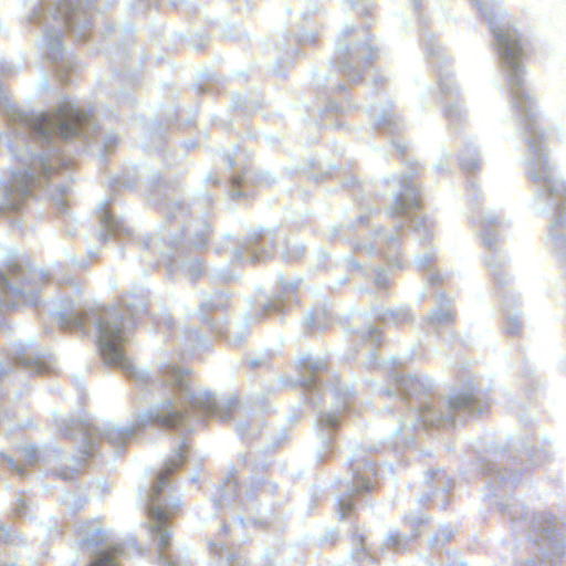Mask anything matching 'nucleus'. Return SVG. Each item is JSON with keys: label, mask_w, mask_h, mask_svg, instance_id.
<instances>
[{"label": "nucleus", "mask_w": 566, "mask_h": 566, "mask_svg": "<svg viewBox=\"0 0 566 566\" xmlns=\"http://www.w3.org/2000/svg\"><path fill=\"white\" fill-rule=\"evenodd\" d=\"M327 109L331 112H344V107L336 102H329Z\"/></svg>", "instance_id": "nucleus-56"}, {"label": "nucleus", "mask_w": 566, "mask_h": 566, "mask_svg": "<svg viewBox=\"0 0 566 566\" xmlns=\"http://www.w3.org/2000/svg\"><path fill=\"white\" fill-rule=\"evenodd\" d=\"M48 275L40 269L14 263L0 272V306L14 308L20 305L39 306V293L48 282Z\"/></svg>", "instance_id": "nucleus-11"}, {"label": "nucleus", "mask_w": 566, "mask_h": 566, "mask_svg": "<svg viewBox=\"0 0 566 566\" xmlns=\"http://www.w3.org/2000/svg\"><path fill=\"white\" fill-rule=\"evenodd\" d=\"M352 539L355 545V548L353 549L352 555L355 556L357 559H361L363 556L368 557V552L364 544L365 537L358 530H355L353 532Z\"/></svg>", "instance_id": "nucleus-38"}, {"label": "nucleus", "mask_w": 566, "mask_h": 566, "mask_svg": "<svg viewBox=\"0 0 566 566\" xmlns=\"http://www.w3.org/2000/svg\"><path fill=\"white\" fill-rule=\"evenodd\" d=\"M261 488V495L264 496H274L277 491V483L269 480L265 476H252L249 480V483L245 489V497L250 501L256 499L255 488Z\"/></svg>", "instance_id": "nucleus-31"}, {"label": "nucleus", "mask_w": 566, "mask_h": 566, "mask_svg": "<svg viewBox=\"0 0 566 566\" xmlns=\"http://www.w3.org/2000/svg\"><path fill=\"white\" fill-rule=\"evenodd\" d=\"M391 104L384 106L370 105L369 114L375 120V127L378 130L388 132L390 134L397 133L400 129V123L396 114L391 109Z\"/></svg>", "instance_id": "nucleus-27"}, {"label": "nucleus", "mask_w": 566, "mask_h": 566, "mask_svg": "<svg viewBox=\"0 0 566 566\" xmlns=\"http://www.w3.org/2000/svg\"><path fill=\"white\" fill-rule=\"evenodd\" d=\"M387 185H392L394 201L388 208V216L410 213L420 208V192L413 184L411 175H394L384 180Z\"/></svg>", "instance_id": "nucleus-17"}, {"label": "nucleus", "mask_w": 566, "mask_h": 566, "mask_svg": "<svg viewBox=\"0 0 566 566\" xmlns=\"http://www.w3.org/2000/svg\"><path fill=\"white\" fill-rule=\"evenodd\" d=\"M248 171H243L242 174L234 175L231 178V187L228 191L230 199L237 200L240 198H245L248 196Z\"/></svg>", "instance_id": "nucleus-35"}, {"label": "nucleus", "mask_w": 566, "mask_h": 566, "mask_svg": "<svg viewBox=\"0 0 566 566\" xmlns=\"http://www.w3.org/2000/svg\"><path fill=\"white\" fill-rule=\"evenodd\" d=\"M422 42L424 46L426 57L434 66V69H442L440 65H438V62H441V64L447 66L448 57L444 52V49L438 44L434 36L432 34H424L422 38ZM438 76V85L442 94H448L450 96L457 94L458 87L453 83L451 73L440 70Z\"/></svg>", "instance_id": "nucleus-20"}, {"label": "nucleus", "mask_w": 566, "mask_h": 566, "mask_svg": "<svg viewBox=\"0 0 566 566\" xmlns=\"http://www.w3.org/2000/svg\"><path fill=\"white\" fill-rule=\"evenodd\" d=\"M269 467H270V462L269 461H265L263 463L253 462L252 465H251V469L253 471H258V470H264V469H266Z\"/></svg>", "instance_id": "nucleus-57"}, {"label": "nucleus", "mask_w": 566, "mask_h": 566, "mask_svg": "<svg viewBox=\"0 0 566 566\" xmlns=\"http://www.w3.org/2000/svg\"><path fill=\"white\" fill-rule=\"evenodd\" d=\"M298 382L311 395L310 402L315 403L314 392L318 391V375L326 370L327 361L322 357L303 355L298 359Z\"/></svg>", "instance_id": "nucleus-21"}, {"label": "nucleus", "mask_w": 566, "mask_h": 566, "mask_svg": "<svg viewBox=\"0 0 566 566\" xmlns=\"http://www.w3.org/2000/svg\"><path fill=\"white\" fill-rule=\"evenodd\" d=\"M265 363L264 359H261V358H254V359H251L250 360V365L252 368H255V367H260L262 366L263 364Z\"/></svg>", "instance_id": "nucleus-59"}, {"label": "nucleus", "mask_w": 566, "mask_h": 566, "mask_svg": "<svg viewBox=\"0 0 566 566\" xmlns=\"http://www.w3.org/2000/svg\"><path fill=\"white\" fill-rule=\"evenodd\" d=\"M93 4L90 0H55L52 6H39L33 10L30 22L43 28V46L60 81L66 84L69 73L76 63L71 52L62 45L65 29L77 41H86L92 31Z\"/></svg>", "instance_id": "nucleus-5"}, {"label": "nucleus", "mask_w": 566, "mask_h": 566, "mask_svg": "<svg viewBox=\"0 0 566 566\" xmlns=\"http://www.w3.org/2000/svg\"><path fill=\"white\" fill-rule=\"evenodd\" d=\"M114 197L104 199L99 202L96 210L98 230L96 238L99 242H105L107 238H122L130 234V230L125 226L124 221L115 216L112 210Z\"/></svg>", "instance_id": "nucleus-19"}, {"label": "nucleus", "mask_w": 566, "mask_h": 566, "mask_svg": "<svg viewBox=\"0 0 566 566\" xmlns=\"http://www.w3.org/2000/svg\"><path fill=\"white\" fill-rule=\"evenodd\" d=\"M392 384L394 388L387 387L380 394L395 402V406L388 407V412L400 411L387 439L390 448L396 451L405 450L413 443L417 428L452 427L464 422L468 416L484 412L490 406L488 391L474 379L468 380L447 399L431 397L434 385L429 377L395 373Z\"/></svg>", "instance_id": "nucleus-3"}, {"label": "nucleus", "mask_w": 566, "mask_h": 566, "mask_svg": "<svg viewBox=\"0 0 566 566\" xmlns=\"http://www.w3.org/2000/svg\"><path fill=\"white\" fill-rule=\"evenodd\" d=\"M335 52L328 72L318 71L314 74L315 84L329 92L346 90V81L356 83L363 78L365 69L378 55L373 44L368 27L354 28L345 25L335 41Z\"/></svg>", "instance_id": "nucleus-6"}, {"label": "nucleus", "mask_w": 566, "mask_h": 566, "mask_svg": "<svg viewBox=\"0 0 566 566\" xmlns=\"http://www.w3.org/2000/svg\"><path fill=\"white\" fill-rule=\"evenodd\" d=\"M349 408V397H345L340 405L331 410L318 412L316 419V430L319 437V446L316 450L318 461H324L333 452L335 432L342 423V415Z\"/></svg>", "instance_id": "nucleus-16"}, {"label": "nucleus", "mask_w": 566, "mask_h": 566, "mask_svg": "<svg viewBox=\"0 0 566 566\" xmlns=\"http://www.w3.org/2000/svg\"><path fill=\"white\" fill-rule=\"evenodd\" d=\"M262 420L259 417L250 419L245 422H239L235 426L238 434L241 439H254L262 434Z\"/></svg>", "instance_id": "nucleus-33"}, {"label": "nucleus", "mask_w": 566, "mask_h": 566, "mask_svg": "<svg viewBox=\"0 0 566 566\" xmlns=\"http://www.w3.org/2000/svg\"><path fill=\"white\" fill-rule=\"evenodd\" d=\"M375 284L380 289H385L389 284V276L386 270L378 269L376 271Z\"/></svg>", "instance_id": "nucleus-44"}, {"label": "nucleus", "mask_w": 566, "mask_h": 566, "mask_svg": "<svg viewBox=\"0 0 566 566\" xmlns=\"http://www.w3.org/2000/svg\"><path fill=\"white\" fill-rule=\"evenodd\" d=\"M516 459H506L504 453H493L479 461V470L488 479V493L485 496L497 511L505 513L512 521H520L527 516L523 504L511 502L510 496L521 480V472L515 469Z\"/></svg>", "instance_id": "nucleus-8"}, {"label": "nucleus", "mask_w": 566, "mask_h": 566, "mask_svg": "<svg viewBox=\"0 0 566 566\" xmlns=\"http://www.w3.org/2000/svg\"><path fill=\"white\" fill-rule=\"evenodd\" d=\"M342 229H343V227L334 228V230L332 232L333 238H337L338 233L340 232Z\"/></svg>", "instance_id": "nucleus-64"}, {"label": "nucleus", "mask_w": 566, "mask_h": 566, "mask_svg": "<svg viewBox=\"0 0 566 566\" xmlns=\"http://www.w3.org/2000/svg\"><path fill=\"white\" fill-rule=\"evenodd\" d=\"M118 103H130V97L127 93L125 94H117L116 96Z\"/></svg>", "instance_id": "nucleus-58"}, {"label": "nucleus", "mask_w": 566, "mask_h": 566, "mask_svg": "<svg viewBox=\"0 0 566 566\" xmlns=\"http://www.w3.org/2000/svg\"><path fill=\"white\" fill-rule=\"evenodd\" d=\"M356 324H361V326H357L353 329V334L355 339L360 343L369 344L370 348L368 349V360L366 361L367 367H373L377 364V354L376 347L382 342V332L379 327L374 326L369 322V317L367 315L360 314L356 318Z\"/></svg>", "instance_id": "nucleus-23"}, {"label": "nucleus", "mask_w": 566, "mask_h": 566, "mask_svg": "<svg viewBox=\"0 0 566 566\" xmlns=\"http://www.w3.org/2000/svg\"><path fill=\"white\" fill-rule=\"evenodd\" d=\"M526 454H527V458H528V461L531 464H539L542 463L543 461H545L546 459L549 458V454L548 452L544 451V452H538L536 450H532V451H526Z\"/></svg>", "instance_id": "nucleus-43"}, {"label": "nucleus", "mask_w": 566, "mask_h": 566, "mask_svg": "<svg viewBox=\"0 0 566 566\" xmlns=\"http://www.w3.org/2000/svg\"><path fill=\"white\" fill-rule=\"evenodd\" d=\"M454 317L453 300L444 294H440L437 306L427 316V323L433 328H441L452 324Z\"/></svg>", "instance_id": "nucleus-26"}, {"label": "nucleus", "mask_w": 566, "mask_h": 566, "mask_svg": "<svg viewBox=\"0 0 566 566\" xmlns=\"http://www.w3.org/2000/svg\"><path fill=\"white\" fill-rule=\"evenodd\" d=\"M473 220L481 227L480 235L483 240V245L491 251L490 255L485 259V264L491 275L496 284H507L509 277L504 272L506 262L504 258L497 253L499 237L496 230L504 227V221L493 212H475Z\"/></svg>", "instance_id": "nucleus-14"}, {"label": "nucleus", "mask_w": 566, "mask_h": 566, "mask_svg": "<svg viewBox=\"0 0 566 566\" xmlns=\"http://www.w3.org/2000/svg\"><path fill=\"white\" fill-rule=\"evenodd\" d=\"M175 184H166L159 176L154 179L149 191L148 200L154 205H159L169 223H177L178 227L186 224L188 208L180 201L175 200Z\"/></svg>", "instance_id": "nucleus-15"}, {"label": "nucleus", "mask_w": 566, "mask_h": 566, "mask_svg": "<svg viewBox=\"0 0 566 566\" xmlns=\"http://www.w3.org/2000/svg\"><path fill=\"white\" fill-rule=\"evenodd\" d=\"M146 310L144 300L132 294L122 297L117 305L96 308H86L75 300H63L53 313L62 328L84 331L87 324L96 326L98 350L106 366L122 369L139 386L156 385L166 391V396L151 409L137 415L130 427L122 428L104 422L81 424L84 439L82 453L86 457L97 453V438L119 450L124 449L136 430L148 424L181 434L191 433L197 423L207 417L229 420L238 406L235 397L217 399L206 389H191L188 370L180 368L176 361L160 359L156 379H153L148 371L137 369L128 360L123 346Z\"/></svg>", "instance_id": "nucleus-1"}, {"label": "nucleus", "mask_w": 566, "mask_h": 566, "mask_svg": "<svg viewBox=\"0 0 566 566\" xmlns=\"http://www.w3.org/2000/svg\"><path fill=\"white\" fill-rule=\"evenodd\" d=\"M237 558H238V557H237L235 555L231 554V555L228 557L229 564H230L231 566H239V565H237Z\"/></svg>", "instance_id": "nucleus-61"}, {"label": "nucleus", "mask_w": 566, "mask_h": 566, "mask_svg": "<svg viewBox=\"0 0 566 566\" xmlns=\"http://www.w3.org/2000/svg\"><path fill=\"white\" fill-rule=\"evenodd\" d=\"M218 277L223 281V282H229L233 279V275H231L230 273L228 272H224V273H220L218 274Z\"/></svg>", "instance_id": "nucleus-60"}, {"label": "nucleus", "mask_w": 566, "mask_h": 566, "mask_svg": "<svg viewBox=\"0 0 566 566\" xmlns=\"http://www.w3.org/2000/svg\"><path fill=\"white\" fill-rule=\"evenodd\" d=\"M301 283L302 279L287 281L283 274L280 273L279 285L275 293L261 306L260 311L244 315L243 321L237 326L224 327L220 323H214L208 316L210 312L226 308L230 302V295L223 291L208 294L200 303L198 311L199 318L203 323H207L214 333L224 335L232 346L240 347L247 340L250 327L253 324L266 318L270 313L284 315L294 304H297L298 300L296 293Z\"/></svg>", "instance_id": "nucleus-7"}, {"label": "nucleus", "mask_w": 566, "mask_h": 566, "mask_svg": "<svg viewBox=\"0 0 566 566\" xmlns=\"http://www.w3.org/2000/svg\"><path fill=\"white\" fill-rule=\"evenodd\" d=\"M240 150L239 147L235 148V151L233 154H226L224 155V159L227 161V165H228V168L229 169H232L235 167L237 165V156H238V151Z\"/></svg>", "instance_id": "nucleus-51"}, {"label": "nucleus", "mask_w": 566, "mask_h": 566, "mask_svg": "<svg viewBox=\"0 0 566 566\" xmlns=\"http://www.w3.org/2000/svg\"><path fill=\"white\" fill-rule=\"evenodd\" d=\"M211 201V196L206 193L200 201L197 200L192 205L193 211L197 214H202L203 221L200 229H191L192 224L189 223L187 227L182 228V237L185 240L182 243L179 242L178 238H175L168 250H161V255L166 261V266L169 274L180 270L191 280H197L205 272L206 268L199 259H187L186 243H189L198 249L207 245L209 240V222L206 219L207 216L205 214L202 207L203 205H210Z\"/></svg>", "instance_id": "nucleus-10"}, {"label": "nucleus", "mask_w": 566, "mask_h": 566, "mask_svg": "<svg viewBox=\"0 0 566 566\" xmlns=\"http://www.w3.org/2000/svg\"><path fill=\"white\" fill-rule=\"evenodd\" d=\"M346 261L349 264V266L353 269V271H356L357 273H360V274L364 273L363 265L360 263L356 262L353 256H348L346 259Z\"/></svg>", "instance_id": "nucleus-52"}, {"label": "nucleus", "mask_w": 566, "mask_h": 566, "mask_svg": "<svg viewBox=\"0 0 566 566\" xmlns=\"http://www.w3.org/2000/svg\"><path fill=\"white\" fill-rule=\"evenodd\" d=\"M527 536L543 549V555L538 560L528 559L520 566H563L560 557L565 553V542L556 534V521L551 515L533 514Z\"/></svg>", "instance_id": "nucleus-12"}, {"label": "nucleus", "mask_w": 566, "mask_h": 566, "mask_svg": "<svg viewBox=\"0 0 566 566\" xmlns=\"http://www.w3.org/2000/svg\"><path fill=\"white\" fill-rule=\"evenodd\" d=\"M518 302H520L518 296L511 292L507 293L506 295H504L502 298V306L507 312L504 331H505L506 335H509V336L520 335V332L522 328V323H521L518 316L516 315L517 313L516 312L514 314L511 313V311L513 308H515V306L518 305Z\"/></svg>", "instance_id": "nucleus-30"}, {"label": "nucleus", "mask_w": 566, "mask_h": 566, "mask_svg": "<svg viewBox=\"0 0 566 566\" xmlns=\"http://www.w3.org/2000/svg\"><path fill=\"white\" fill-rule=\"evenodd\" d=\"M410 223L411 228L417 233L419 241L422 244H427L432 238V222L424 217L418 214H410Z\"/></svg>", "instance_id": "nucleus-32"}, {"label": "nucleus", "mask_w": 566, "mask_h": 566, "mask_svg": "<svg viewBox=\"0 0 566 566\" xmlns=\"http://www.w3.org/2000/svg\"><path fill=\"white\" fill-rule=\"evenodd\" d=\"M317 35L313 31H303L297 34V42L301 44L314 43Z\"/></svg>", "instance_id": "nucleus-46"}, {"label": "nucleus", "mask_w": 566, "mask_h": 566, "mask_svg": "<svg viewBox=\"0 0 566 566\" xmlns=\"http://www.w3.org/2000/svg\"><path fill=\"white\" fill-rule=\"evenodd\" d=\"M427 281L430 285H437L444 282V275L440 272H432L428 275Z\"/></svg>", "instance_id": "nucleus-49"}, {"label": "nucleus", "mask_w": 566, "mask_h": 566, "mask_svg": "<svg viewBox=\"0 0 566 566\" xmlns=\"http://www.w3.org/2000/svg\"><path fill=\"white\" fill-rule=\"evenodd\" d=\"M454 528L449 525H442L432 536L430 541V548L432 551H441L444 545L450 542L454 536Z\"/></svg>", "instance_id": "nucleus-36"}, {"label": "nucleus", "mask_w": 566, "mask_h": 566, "mask_svg": "<svg viewBox=\"0 0 566 566\" xmlns=\"http://www.w3.org/2000/svg\"><path fill=\"white\" fill-rule=\"evenodd\" d=\"M424 482L428 486L432 488L434 492L426 493L418 499L419 503H424L433 496L442 495L450 492L453 488V482L440 469L428 470L426 473Z\"/></svg>", "instance_id": "nucleus-28"}, {"label": "nucleus", "mask_w": 566, "mask_h": 566, "mask_svg": "<svg viewBox=\"0 0 566 566\" xmlns=\"http://www.w3.org/2000/svg\"><path fill=\"white\" fill-rule=\"evenodd\" d=\"M405 521L410 524V534H401L399 531H391L384 539V547L391 549L395 553H401L409 548L410 543L418 536V526L428 522L424 513L418 512L405 517Z\"/></svg>", "instance_id": "nucleus-24"}, {"label": "nucleus", "mask_w": 566, "mask_h": 566, "mask_svg": "<svg viewBox=\"0 0 566 566\" xmlns=\"http://www.w3.org/2000/svg\"><path fill=\"white\" fill-rule=\"evenodd\" d=\"M0 459H2L3 464L12 472L17 473L19 476L23 478L27 474V470L24 467L20 465L15 459L10 455H7L0 452Z\"/></svg>", "instance_id": "nucleus-41"}, {"label": "nucleus", "mask_w": 566, "mask_h": 566, "mask_svg": "<svg viewBox=\"0 0 566 566\" xmlns=\"http://www.w3.org/2000/svg\"><path fill=\"white\" fill-rule=\"evenodd\" d=\"M434 259H436V253L433 250L426 251L423 254L419 255L416 259V265L420 270L429 269L433 264Z\"/></svg>", "instance_id": "nucleus-42"}, {"label": "nucleus", "mask_w": 566, "mask_h": 566, "mask_svg": "<svg viewBox=\"0 0 566 566\" xmlns=\"http://www.w3.org/2000/svg\"><path fill=\"white\" fill-rule=\"evenodd\" d=\"M11 70H12V66L9 63L3 62V61L0 62V74L1 75L10 74Z\"/></svg>", "instance_id": "nucleus-54"}, {"label": "nucleus", "mask_w": 566, "mask_h": 566, "mask_svg": "<svg viewBox=\"0 0 566 566\" xmlns=\"http://www.w3.org/2000/svg\"><path fill=\"white\" fill-rule=\"evenodd\" d=\"M468 187H469V191L471 192V195H470L471 200H472V202H474L478 199L474 197L478 193L476 185L474 181H469Z\"/></svg>", "instance_id": "nucleus-55"}, {"label": "nucleus", "mask_w": 566, "mask_h": 566, "mask_svg": "<svg viewBox=\"0 0 566 566\" xmlns=\"http://www.w3.org/2000/svg\"><path fill=\"white\" fill-rule=\"evenodd\" d=\"M283 244L284 258L286 261L301 259L305 253L302 244L290 245L286 234L276 229H253L250 230L243 241L235 240L227 234L222 248L217 252H230V259L239 263H256L271 256L275 247Z\"/></svg>", "instance_id": "nucleus-9"}, {"label": "nucleus", "mask_w": 566, "mask_h": 566, "mask_svg": "<svg viewBox=\"0 0 566 566\" xmlns=\"http://www.w3.org/2000/svg\"><path fill=\"white\" fill-rule=\"evenodd\" d=\"M17 364L31 371L44 375L52 370L54 358L51 354H35L31 345H21L13 355Z\"/></svg>", "instance_id": "nucleus-25"}, {"label": "nucleus", "mask_w": 566, "mask_h": 566, "mask_svg": "<svg viewBox=\"0 0 566 566\" xmlns=\"http://www.w3.org/2000/svg\"><path fill=\"white\" fill-rule=\"evenodd\" d=\"M444 113L450 124L461 122L465 116L458 101L448 103Z\"/></svg>", "instance_id": "nucleus-39"}, {"label": "nucleus", "mask_w": 566, "mask_h": 566, "mask_svg": "<svg viewBox=\"0 0 566 566\" xmlns=\"http://www.w3.org/2000/svg\"><path fill=\"white\" fill-rule=\"evenodd\" d=\"M460 166L468 174H473L480 167V157L475 147L471 144L460 155Z\"/></svg>", "instance_id": "nucleus-34"}, {"label": "nucleus", "mask_w": 566, "mask_h": 566, "mask_svg": "<svg viewBox=\"0 0 566 566\" xmlns=\"http://www.w3.org/2000/svg\"><path fill=\"white\" fill-rule=\"evenodd\" d=\"M319 316H324V312L321 310H311L306 313L303 326L306 331H313L315 328H322L323 325L318 322Z\"/></svg>", "instance_id": "nucleus-40"}, {"label": "nucleus", "mask_w": 566, "mask_h": 566, "mask_svg": "<svg viewBox=\"0 0 566 566\" xmlns=\"http://www.w3.org/2000/svg\"><path fill=\"white\" fill-rule=\"evenodd\" d=\"M28 502L23 497H19L17 504L13 507V512L17 516H23L27 513Z\"/></svg>", "instance_id": "nucleus-48"}, {"label": "nucleus", "mask_w": 566, "mask_h": 566, "mask_svg": "<svg viewBox=\"0 0 566 566\" xmlns=\"http://www.w3.org/2000/svg\"><path fill=\"white\" fill-rule=\"evenodd\" d=\"M402 223L395 227L392 232H386L384 228H376L373 234V242L368 245L356 244L355 252L367 251L369 254L380 253L389 265L400 269V240Z\"/></svg>", "instance_id": "nucleus-18"}, {"label": "nucleus", "mask_w": 566, "mask_h": 566, "mask_svg": "<svg viewBox=\"0 0 566 566\" xmlns=\"http://www.w3.org/2000/svg\"><path fill=\"white\" fill-rule=\"evenodd\" d=\"M375 318L382 325L402 326L415 319V315L409 306L398 305L391 308H385L375 312Z\"/></svg>", "instance_id": "nucleus-29"}, {"label": "nucleus", "mask_w": 566, "mask_h": 566, "mask_svg": "<svg viewBox=\"0 0 566 566\" xmlns=\"http://www.w3.org/2000/svg\"><path fill=\"white\" fill-rule=\"evenodd\" d=\"M274 181V176L269 171L261 172L256 176V182L262 186H271Z\"/></svg>", "instance_id": "nucleus-47"}, {"label": "nucleus", "mask_w": 566, "mask_h": 566, "mask_svg": "<svg viewBox=\"0 0 566 566\" xmlns=\"http://www.w3.org/2000/svg\"><path fill=\"white\" fill-rule=\"evenodd\" d=\"M329 536H331V541L335 542L338 538L339 533L337 531H331Z\"/></svg>", "instance_id": "nucleus-62"}, {"label": "nucleus", "mask_w": 566, "mask_h": 566, "mask_svg": "<svg viewBox=\"0 0 566 566\" xmlns=\"http://www.w3.org/2000/svg\"><path fill=\"white\" fill-rule=\"evenodd\" d=\"M188 446L182 440L174 454L165 462L157 473L154 483L145 490V510L148 516V532L159 551L158 558L165 566H176L166 555L170 546V528L168 520L174 515L180 500L165 493L169 486V476L186 461ZM77 545L91 560L87 566H120L117 558L124 553L116 535L103 526L98 518L80 522L77 525Z\"/></svg>", "instance_id": "nucleus-4"}, {"label": "nucleus", "mask_w": 566, "mask_h": 566, "mask_svg": "<svg viewBox=\"0 0 566 566\" xmlns=\"http://www.w3.org/2000/svg\"><path fill=\"white\" fill-rule=\"evenodd\" d=\"M352 472L350 480L344 484V490L337 499L339 520L350 516L354 510V497L373 489V479L377 475L375 463L360 452L348 460Z\"/></svg>", "instance_id": "nucleus-13"}, {"label": "nucleus", "mask_w": 566, "mask_h": 566, "mask_svg": "<svg viewBox=\"0 0 566 566\" xmlns=\"http://www.w3.org/2000/svg\"><path fill=\"white\" fill-rule=\"evenodd\" d=\"M72 262L74 264H76L77 266L83 268V269L87 266V262L86 261L81 262V261L72 260Z\"/></svg>", "instance_id": "nucleus-63"}, {"label": "nucleus", "mask_w": 566, "mask_h": 566, "mask_svg": "<svg viewBox=\"0 0 566 566\" xmlns=\"http://www.w3.org/2000/svg\"><path fill=\"white\" fill-rule=\"evenodd\" d=\"M76 472H77V470H75V469H67V468H65V469H61V470L56 471V474L60 478H62L63 480L69 481V480H72L74 478Z\"/></svg>", "instance_id": "nucleus-50"}, {"label": "nucleus", "mask_w": 566, "mask_h": 566, "mask_svg": "<svg viewBox=\"0 0 566 566\" xmlns=\"http://www.w3.org/2000/svg\"><path fill=\"white\" fill-rule=\"evenodd\" d=\"M19 450L23 459L30 465L38 463L40 460H45L44 453L41 452L38 449V447L33 443L25 444L24 447H21Z\"/></svg>", "instance_id": "nucleus-37"}, {"label": "nucleus", "mask_w": 566, "mask_h": 566, "mask_svg": "<svg viewBox=\"0 0 566 566\" xmlns=\"http://www.w3.org/2000/svg\"><path fill=\"white\" fill-rule=\"evenodd\" d=\"M350 7L357 10L360 14H367L370 11V7L364 0H346Z\"/></svg>", "instance_id": "nucleus-45"}, {"label": "nucleus", "mask_w": 566, "mask_h": 566, "mask_svg": "<svg viewBox=\"0 0 566 566\" xmlns=\"http://www.w3.org/2000/svg\"><path fill=\"white\" fill-rule=\"evenodd\" d=\"M0 112L7 116L13 134L8 147L18 163L8 178L0 180V214L21 211L33 189L46 186L57 212L66 213L71 161L65 153L71 150H62V145L95 142L108 154L118 142L113 132L102 134L93 114L67 96L52 111L29 114L10 101L0 83Z\"/></svg>", "instance_id": "nucleus-2"}, {"label": "nucleus", "mask_w": 566, "mask_h": 566, "mask_svg": "<svg viewBox=\"0 0 566 566\" xmlns=\"http://www.w3.org/2000/svg\"><path fill=\"white\" fill-rule=\"evenodd\" d=\"M232 106L234 108H247L245 99L242 96H235L232 101Z\"/></svg>", "instance_id": "nucleus-53"}, {"label": "nucleus", "mask_w": 566, "mask_h": 566, "mask_svg": "<svg viewBox=\"0 0 566 566\" xmlns=\"http://www.w3.org/2000/svg\"><path fill=\"white\" fill-rule=\"evenodd\" d=\"M214 505L220 510L226 509H244L243 499L238 495V470L232 468L223 483L220 484L212 495Z\"/></svg>", "instance_id": "nucleus-22"}]
</instances>
